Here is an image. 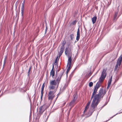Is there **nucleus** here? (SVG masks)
I'll return each instance as SVG.
<instances>
[{
  "label": "nucleus",
  "mask_w": 122,
  "mask_h": 122,
  "mask_svg": "<svg viewBox=\"0 0 122 122\" xmlns=\"http://www.w3.org/2000/svg\"><path fill=\"white\" fill-rule=\"evenodd\" d=\"M103 88H101L100 89L98 94H97L96 95H95L93 94L92 95L90 101H91L93 97V98L91 104L90 110L89 111V114H92L94 111H95V108L97 106L100 101V99L103 93Z\"/></svg>",
  "instance_id": "nucleus-1"
},
{
  "label": "nucleus",
  "mask_w": 122,
  "mask_h": 122,
  "mask_svg": "<svg viewBox=\"0 0 122 122\" xmlns=\"http://www.w3.org/2000/svg\"><path fill=\"white\" fill-rule=\"evenodd\" d=\"M106 69H103V71L101 74V76L99 79V82H102L105 78L107 75V74L106 73Z\"/></svg>",
  "instance_id": "nucleus-2"
},
{
  "label": "nucleus",
  "mask_w": 122,
  "mask_h": 122,
  "mask_svg": "<svg viewBox=\"0 0 122 122\" xmlns=\"http://www.w3.org/2000/svg\"><path fill=\"white\" fill-rule=\"evenodd\" d=\"M48 100L51 101L55 97V93L53 91L51 90L50 91L48 92Z\"/></svg>",
  "instance_id": "nucleus-3"
},
{
  "label": "nucleus",
  "mask_w": 122,
  "mask_h": 122,
  "mask_svg": "<svg viewBox=\"0 0 122 122\" xmlns=\"http://www.w3.org/2000/svg\"><path fill=\"white\" fill-rule=\"evenodd\" d=\"M122 61V54L119 56L117 59V62L116 66H115L114 71H116L117 70L118 67V66H120L121 64V63Z\"/></svg>",
  "instance_id": "nucleus-4"
},
{
  "label": "nucleus",
  "mask_w": 122,
  "mask_h": 122,
  "mask_svg": "<svg viewBox=\"0 0 122 122\" xmlns=\"http://www.w3.org/2000/svg\"><path fill=\"white\" fill-rule=\"evenodd\" d=\"M77 96L76 95H73V99L69 103V106L71 107H73L76 103V101L77 99Z\"/></svg>",
  "instance_id": "nucleus-5"
},
{
  "label": "nucleus",
  "mask_w": 122,
  "mask_h": 122,
  "mask_svg": "<svg viewBox=\"0 0 122 122\" xmlns=\"http://www.w3.org/2000/svg\"><path fill=\"white\" fill-rule=\"evenodd\" d=\"M48 107L46 105H44L39 108V113L40 114H41Z\"/></svg>",
  "instance_id": "nucleus-6"
},
{
  "label": "nucleus",
  "mask_w": 122,
  "mask_h": 122,
  "mask_svg": "<svg viewBox=\"0 0 122 122\" xmlns=\"http://www.w3.org/2000/svg\"><path fill=\"white\" fill-rule=\"evenodd\" d=\"M71 62L72 59H68V60L67 64V67L68 68L66 71V73L67 74L71 68Z\"/></svg>",
  "instance_id": "nucleus-7"
},
{
  "label": "nucleus",
  "mask_w": 122,
  "mask_h": 122,
  "mask_svg": "<svg viewBox=\"0 0 122 122\" xmlns=\"http://www.w3.org/2000/svg\"><path fill=\"white\" fill-rule=\"evenodd\" d=\"M80 30L79 27L78 29L77 33V36L76 38V40L77 41H78L80 38Z\"/></svg>",
  "instance_id": "nucleus-8"
},
{
  "label": "nucleus",
  "mask_w": 122,
  "mask_h": 122,
  "mask_svg": "<svg viewBox=\"0 0 122 122\" xmlns=\"http://www.w3.org/2000/svg\"><path fill=\"white\" fill-rule=\"evenodd\" d=\"M91 102V101H90L88 102L85 107V109L83 112L84 113L88 109L89 105L90 104Z\"/></svg>",
  "instance_id": "nucleus-9"
},
{
  "label": "nucleus",
  "mask_w": 122,
  "mask_h": 122,
  "mask_svg": "<svg viewBox=\"0 0 122 122\" xmlns=\"http://www.w3.org/2000/svg\"><path fill=\"white\" fill-rule=\"evenodd\" d=\"M57 85V83L56 81L55 80H51L50 83V85H52L54 86H56Z\"/></svg>",
  "instance_id": "nucleus-10"
},
{
  "label": "nucleus",
  "mask_w": 122,
  "mask_h": 122,
  "mask_svg": "<svg viewBox=\"0 0 122 122\" xmlns=\"http://www.w3.org/2000/svg\"><path fill=\"white\" fill-rule=\"evenodd\" d=\"M64 48L61 47L60 49V51L59 52V56L60 57L61 55L62 54L64 51Z\"/></svg>",
  "instance_id": "nucleus-11"
},
{
  "label": "nucleus",
  "mask_w": 122,
  "mask_h": 122,
  "mask_svg": "<svg viewBox=\"0 0 122 122\" xmlns=\"http://www.w3.org/2000/svg\"><path fill=\"white\" fill-rule=\"evenodd\" d=\"M54 67V66L53 65L52 69L50 72L51 75L52 76V77H53L54 76L55 74V71L54 70H53Z\"/></svg>",
  "instance_id": "nucleus-12"
},
{
  "label": "nucleus",
  "mask_w": 122,
  "mask_h": 122,
  "mask_svg": "<svg viewBox=\"0 0 122 122\" xmlns=\"http://www.w3.org/2000/svg\"><path fill=\"white\" fill-rule=\"evenodd\" d=\"M118 11L117 12H116L115 13L113 18V20L114 21H116L118 18V17L117 18V17L118 14Z\"/></svg>",
  "instance_id": "nucleus-13"
},
{
  "label": "nucleus",
  "mask_w": 122,
  "mask_h": 122,
  "mask_svg": "<svg viewBox=\"0 0 122 122\" xmlns=\"http://www.w3.org/2000/svg\"><path fill=\"white\" fill-rule=\"evenodd\" d=\"M24 8H21V16L22 19L24 17Z\"/></svg>",
  "instance_id": "nucleus-14"
},
{
  "label": "nucleus",
  "mask_w": 122,
  "mask_h": 122,
  "mask_svg": "<svg viewBox=\"0 0 122 122\" xmlns=\"http://www.w3.org/2000/svg\"><path fill=\"white\" fill-rule=\"evenodd\" d=\"M97 19V17L95 16L92 18V21L93 24H94L96 22Z\"/></svg>",
  "instance_id": "nucleus-15"
},
{
  "label": "nucleus",
  "mask_w": 122,
  "mask_h": 122,
  "mask_svg": "<svg viewBox=\"0 0 122 122\" xmlns=\"http://www.w3.org/2000/svg\"><path fill=\"white\" fill-rule=\"evenodd\" d=\"M65 55L67 56H68V55L69 54V53L68 52V49L67 48H66L65 49Z\"/></svg>",
  "instance_id": "nucleus-16"
},
{
  "label": "nucleus",
  "mask_w": 122,
  "mask_h": 122,
  "mask_svg": "<svg viewBox=\"0 0 122 122\" xmlns=\"http://www.w3.org/2000/svg\"><path fill=\"white\" fill-rule=\"evenodd\" d=\"M64 72L63 71L61 72L60 73L58 78L61 80L62 76Z\"/></svg>",
  "instance_id": "nucleus-17"
},
{
  "label": "nucleus",
  "mask_w": 122,
  "mask_h": 122,
  "mask_svg": "<svg viewBox=\"0 0 122 122\" xmlns=\"http://www.w3.org/2000/svg\"><path fill=\"white\" fill-rule=\"evenodd\" d=\"M112 81L109 80L107 83L108 85L107 87V89H108L110 87V85L111 84Z\"/></svg>",
  "instance_id": "nucleus-18"
},
{
  "label": "nucleus",
  "mask_w": 122,
  "mask_h": 122,
  "mask_svg": "<svg viewBox=\"0 0 122 122\" xmlns=\"http://www.w3.org/2000/svg\"><path fill=\"white\" fill-rule=\"evenodd\" d=\"M55 88V86L54 85H50L49 87V90H53Z\"/></svg>",
  "instance_id": "nucleus-19"
},
{
  "label": "nucleus",
  "mask_w": 122,
  "mask_h": 122,
  "mask_svg": "<svg viewBox=\"0 0 122 122\" xmlns=\"http://www.w3.org/2000/svg\"><path fill=\"white\" fill-rule=\"evenodd\" d=\"M101 82H98L96 85L95 87V88H97V89H98V88L100 86V83Z\"/></svg>",
  "instance_id": "nucleus-20"
},
{
  "label": "nucleus",
  "mask_w": 122,
  "mask_h": 122,
  "mask_svg": "<svg viewBox=\"0 0 122 122\" xmlns=\"http://www.w3.org/2000/svg\"><path fill=\"white\" fill-rule=\"evenodd\" d=\"M60 80H60V79H59L58 78L57 79L56 81L57 83V87H58V86L59 85V84Z\"/></svg>",
  "instance_id": "nucleus-21"
},
{
  "label": "nucleus",
  "mask_w": 122,
  "mask_h": 122,
  "mask_svg": "<svg viewBox=\"0 0 122 122\" xmlns=\"http://www.w3.org/2000/svg\"><path fill=\"white\" fill-rule=\"evenodd\" d=\"M44 84L45 83H44L42 85V87L41 89V92L43 93L44 90V87H45Z\"/></svg>",
  "instance_id": "nucleus-22"
},
{
  "label": "nucleus",
  "mask_w": 122,
  "mask_h": 122,
  "mask_svg": "<svg viewBox=\"0 0 122 122\" xmlns=\"http://www.w3.org/2000/svg\"><path fill=\"white\" fill-rule=\"evenodd\" d=\"M74 35L73 34H71L69 37L71 38V40H73V38Z\"/></svg>",
  "instance_id": "nucleus-23"
},
{
  "label": "nucleus",
  "mask_w": 122,
  "mask_h": 122,
  "mask_svg": "<svg viewBox=\"0 0 122 122\" xmlns=\"http://www.w3.org/2000/svg\"><path fill=\"white\" fill-rule=\"evenodd\" d=\"M25 2V0H23V3H22L21 8H24V3Z\"/></svg>",
  "instance_id": "nucleus-24"
},
{
  "label": "nucleus",
  "mask_w": 122,
  "mask_h": 122,
  "mask_svg": "<svg viewBox=\"0 0 122 122\" xmlns=\"http://www.w3.org/2000/svg\"><path fill=\"white\" fill-rule=\"evenodd\" d=\"M93 84V83L92 82H90L89 84V86L90 87H91Z\"/></svg>",
  "instance_id": "nucleus-25"
},
{
  "label": "nucleus",
  "mask_w": 122,
  "mask_h": 122,
  "mask_svg": "<svg viewBox=\"0 0 122 122\" xmlns=\"http://www.w3.org/2000/svg\"><path fill=\"white\" fill-rule=\"evenodd\" d=\"M58 58V57H57L55 61L54 62V64L55 65H56L57 64V61Z\"/></svg>",
  "instance_id": "nucleus-26"
},
{
  "label": "nucleus",
  "mask_w": 122,
  "mask_h": 122,
  "mask_svg": "<svg viewBox=\"0 0 122 122\" xmlns=\"http://www.w3.org/2000/svg\"><path fill=\"white\" fill-rule=\"evenodd\" d=\"M97 92V91H95V90H94L93 92L92 93V94L94 95H96V93Z\"/></svg>",
  "instance_id": "nucleus-27"
},
{
  "label": "nucleus",
  "mask_w": 122,
  "mask_h": 122,
  "mask_svg": "<svg viewBox=\"0 0 122 122\" xmlns=\"http://www.w3.org/2000/svg\"><path fill=\"white\" fill-rule=\"evenodd\" d=\"M68 59H72V57H71V56L70 55V56H69V54L68 55Z\"/></svg>",
  "instance_id": "nucleus-28"
},
{
  "label": "nucleus",
  "mask_w": 122,
  "mask_h": 122,
  "mask_svg": "<svg viewBox=\"0 0 122 122\" xmlns=\"http://www.w3.org/2000/svg\"><path fill=\"white\" fill-rule=\"evenodd\" d=\"M65 44V42L64 43H63L62 45L61 46V47L64 48V45Z\"/></svg>",
  "instance_id": "nucleus-29"
},
{
  "label": "nucleus",
  "mask_w": 122,
  "mask_h": 122,
  "mask_svg": "<svg viewBox=\"0 0 122 122\" xmlns=\"http://www.w3.org/2000/svg\"><path fill=\"white\" fill-rule=\"evenodd\" d=\"M72 23L73 25H75L76 24V21H74L72 22Z\"/></svg>",
  "instance_id": "nucleus-30"
},
{
  "label": "nucleus",
  "mask_w": 122,
  "mask_h": 122,
  "mask_svg": "<svg viewBox=\"0 0 122 122\" xmlns=\"http://www.w3.org/2000/svg\"><path fill=\"white\" fill-rule=\"evenodd\" d=\"M41 100H42V97H43V93L41 92Z\"/></svg>",
  "instance_id": "nucleus-31"
},
{
  "label": "nucleus",
  "mask_w": 122,
  "mask_h": 122,
  "mask_svg": "<svg viewBox=\"0 0 122 122\" xmlns=\"http://www.w3.org/2000/svg\"><path fill=\"white\" fill-rule=\"evenodd\" d=\"M118 113H117L115 115H114L112 117H111V118H110V119L107 120L106 121V122H107V121H108L111 118H112L114 116H115L116 115H117V114Z\"/></svg>",
  "instance_id": "nucleus-32"
},
{
  "label": "nucleus",
  "mask_w": 122,
  "mask_h": 122,
  "mask_svg": "<svg viewBox=\"0 0 122 122\" xmlns=\"http://www.w3.org/2000/svg\"><path fill=\"white\" fill-rule=\"evenodd\" d=\"M98 89L97 88H95L94 90H95V91H97V89Z\"/></svg>",
  "instance_id": "nucleus-33"
},
{
  "label": "nucleus",
  "mask_w": 122,
  "mask_h": 122,
  "mask_svg": "<svg viewBox=\"0 0 122 122\" xmlns=\"http://www.w3.org/2000/svg\"><path fill=\"white\" fill-rule=\"evenodd\" d=\"M31 66L30 67H29V70H28V71H30V70H31Z\"/></svg>",
  "instance_id": "nucleus-34"
},
{
  "label": "nucleus",
  "mask_w": 122,
  "mask_h": 122,
  "mask_svg": "<svg viewBox=\"0 0 122 122\" xmlns=\"http://www.w3.org/2000/svg\"><path fill=\"white\" fill-rule=\"evenodd\" d=\"M109 80L111 81H112V76H111V78H110V80Z\"/></svg>",
  "instance_id": "nucleus-35"
},
{
  "label": "nucleus",
  "mask_w": 122,
  "mask_h": 122,
  "mask_svg": "<svg viewBox=\"0 0 122 122\" xmlns=\"http://www.w3.org/2000/svg\"><path fill=\"white\" fill-rule=\"evenodd\" d=\"M30 71H28V76H29V74H30Z\"/></svg>",
  "instance_id": "nucleus-36"
},
{
  "label": "nucleus",
  "mask_w": 122,
  "mask_h": 122,
  "mask_svg": "<svg viewBox=\"0 0 122 122\" xmlns=\"http://www.w3.org/2000/svg\"><path fill=\"white\" fill-rule=\"evenodd\" d=\"M106 92L105 91V92H104V93H103V95H105V94H106Z\"/></svg>",
  "instance_id": "nucleus-37"
},
{
  "label": "nucleus",
  "mask_w": 122,
  "mask_h": 122,
  "mask_svg": "<svg viewBox=\"0 0 122 122\" xmlns=\"http://www.w3.org/2000/svg\"><path fill=\"white\" fill-rule=\"evenodd\" d=\"M44 116H45V117L46 116V113H45L44 114Z\"/></svg>",
  "instance_id": "nucleus-38"
},
{
  "label": "nucleus",
  "mask_w": 122,
  "mask_h": 122,
  "mask_svg": "<svg viewBox=\"0 0 122 122\" xmlns=\"http://www.w3.org/2000/svg\"><path fill=\"white\" fill-rule=\"evenodd\" d=\"M6 57H5V59L4 60V62L5 61V60H6Z\"/></svg>",
  "instance_id": "nucleus-39"
},
{
  "label": "nucleus",
  "mask_w": 122,
  "mask_h": 122,
  "mask_svg": "<svg viewBox=\"0 0 122 122\" xmlns=\"http://www.w3.org/2000/svg\"><path fill=\"white\" fill-rule=\"evenodd\" d=\"M58 97V96H57V97H56V100L57 99V97Z\"/></svg>",
  "instance_id": "nucleus-40"
},
{
  "label": "nucleus",
  "mask_w": 122,
  "mask_h": 122,
  "mask_svg": "<svg viewBox=\"0 0 122 122\" xmlns=\"http://www.w3.org/2000/svg\"><path fill=\"white\" fill-rule=\"evenodd\" d=\"M90 73H89V74Z\"/></svg>",
  "instance_id": "nucleus-41"
},
{
  "label": "nucleus",
  "mask_w": 122,
  "mask_h": 122,
  "mask_svg": "<svg viewBox=\"0 0 122 122\" xmlns=\"http://www.w3.org/2000/svg\"><path fill=\"white\" fill-rule=\"evenodd\" d=\"M90 73H89V74Z\"/></svg>",
  "instance_id": "nucleus-42"
},
{
  "label": "nucleus",
  "mask_w": 122,
  "mask_h": 122,
  "mask_svg": "<svg viewBox=\"0 0 122 122\" xmlns=\"http://www.w3.org/2000/svg\"><path fill=\"white\" fill-rule=\"evenodd\" d=\"M70 111V110H69V111Z\"/></svg>",
  "instance_id": "nucleus-43"
}]
</instances>
